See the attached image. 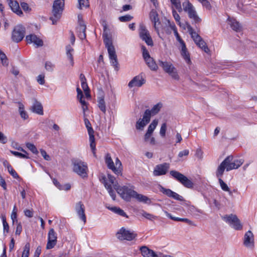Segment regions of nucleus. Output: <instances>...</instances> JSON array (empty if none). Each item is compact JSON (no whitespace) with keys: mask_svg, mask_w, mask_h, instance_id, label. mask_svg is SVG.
<instances>
[{"mask_svg":"<svg viewBox=\"0 0 257 257\" xmlns=\"http://www.w3.org/2000/svg\"><path fill=\"white\" fill-rule=\"evenodd\" d=\"M74 52L73 49L71 47L70 45H67L66 46V53L67 58L70 61L71 66L74 65V60L73 57V53Z\"/></svg>","mask_w":257,"mask_h":257,"instance_id":"nucleus-30","label":"nucleus"},{"mask_svg":"<svg viewBox=\"0 0 257 257\" xmlns=\"http://www.w3.org/2000/svg\"><path fill=\"white\" fill-rule=\"evenodd\" d=\"M170 175L175 180L181 183L184 187L188 188L193 187V182L183 174L175 170L170 172Z\"/></svg>","mask_w":257,"mask_h":257,"instance_id":"nucleus-8","label":"nucleus"},{"mask_svg":"<svg viewBox=\"0 0 257 257\" xmlns=\"http://www.w3.org/2000/svg\"><path fill=\"white\" fill-rule=\"evenodd\" d=\"M140 250L144 257H158L153 250L146 246H142Z\"/></svg>","mask_w":257,"mask_h":257,"instance_id":"nucleus-26","label":"nucleus"},{"mask_svg":"<svg viewBox=\"0 0 257 257\" xmlns=\"http://www.w3.org/2000/svg\"><path fill=\"white\" fill-rule=\"evenodd\" d=\"M219 178V182L221 189L224 191L228 192L230 195H232V192L230 190L227 185L220 178V177Z\"/></svg>","mask_w":257,"mask_h":257,"instance_id":"nucleus-42","label":"nucleus"},{"mask_svg":"<svg viewBox=\"0 0 257 257\" xmlns=\"http://www.w3.org/2000/svg\"><path fill=\"white\" fill-rule=\"evenodd\" d=\"M86 25L84 21L78 16V26L77 27L76 30L78 36L81 40H84L86 38Z\"/></svg>","mask_w":257,"mask_h":257,"instance_id":"nucleus-20","label":"nucleus"},{"mask_svg":"<svg viewBox=\"0 0 257 257\" xmlns=\"http://www.w3.org/2000/svg\"><path fill=\"white\" fill-rule=\"evenodd\" d=\"M10 152L12 154H13L15 156L20 158H25V159L29 158V157L27 156V155L22 154V153L18 152L11 151Z\"/></svg>","mask_w":257,"mask_h":257,"instance_id":"nucleus-54","label":"nucleus"},{"mask_svg":"<svg viewBox=\"0 0 257 257\" xmlns=\"http://www.w3.org/2000/svg\"><path fill=\"white\" fill-rule=\"evenodd\" d=\"M182 6L184 11L188 13L189 18L192 20L193 23L196 24L201 22V19L198 16L193 6L188 0L184 2Z\"/></svg>","mask_w":257,"mask_h":257,"instance_id":"nucleus-7","label":"nucleus"},{"mask_svg":"<svg viewBox=\"0 0 257 257\" xmlns=\"http://www.w3.org/2000/svg\"><path fill=\"white\" fill-rule=\"evenodd\" d=\"M30 245L29 243L26 244L22 253V257H29Z\"/></svg>","mask_w":257,"mask_h":257,"instance_id":"nucleus-49","label":"nucleus"},{"mask_svg":"<svg viewBox=\"0 0 257 257\" xmlns=\"http://www.w3.org/2000/svg\"><path fill=\"white\" fill-rule=\"evenodd\" d=\"M115 163V170H113V173L117 175H121L122 170V164L118 158H116Z\"/></svg>","mask_w":257,"mask_h":257,"instance_id":"nucleus-33","label":"nucleus"},{"mask_svg":"<svg viewBox=\"0 0 257 257\" xmlns=\"http://www.w3.org/2000/svg\"><path fill=\"white\" fill-rule=\"evenodd\" d=\"M72 164L74 173L83 178L87 177L88 167L86 163L81 160L75 159L72 160Z\"/></svg>","mask_w":257,"mask_h":257,"instance_id":"nucleus-3","label":"nucleus"},{"mask_svg":"<svg viewBox=\"0 0 257 257\" xmlns=\"http://www.w3.org/2000/svg\"><path fill=\"white\" fill-rule=\"evenodd\" d=\"M137 236V234L134 231L126 229L124 227H122L117 232V237L120 240H132Z\"/></svg>","mask_w":257,"mask_h":257,"instance_id":"nucleus-12","label":"nucleus"},{"mask_svg":"<svg viewBox=\"0 0 257 257\" xmlns=\"http://www.w3.org/2000/svg\"><path fill=\"white\" fill-rule=\"evenodd\" d=\"M223 219L228 223L232 227L236 230H240L242 228V225L239 220L235 215L230 214L222 217Z\"/></svg>","mask_w":257,"mask_h":257,"instance_id":"nucleus-11","label":"nucleus"},{"mask_svg":"<svg viewBox=\"0 0 257 257\" xmlns=\"http://www.w3.org/2000/svg\"><path fill=\"white\" fill-rule=\"evenodd\" d=\"M107 179V182L109 184H111V186H113L115 189V185H119L118 183L115 181V178L110 174H108L107 177H105Z\"/></svg>","mask_w":257,"mask_h":257,"instance_id":"nucleus-43","label":"nucleus"},{"mask_svg":"<svg viewBox=\"0 0 257 257\" xmlns=\"http://www.w3.org/2000/svg\"><path fill=\"white\" fill-rule=\"evenodd\" d=\"M85 206L81 201L77 202L75 206V210L79 218L84 223L86 222V216L85 214Z\"/></svg>","mask_w":257,"mask_h":257,"instance_id":"nucleus-14","label":"nucleus"},{"mask_svg":"<svg viewBox=\"0 0 257 257\" xmlns=\"http://www.w3.org/2000/svg\"><path fill=\"white\" fill-rule=\"evenodd\" d=\"M146 63L147 64L148 66L153 71L157 70L158 69V66L156 63V62L154 61L153 58H149V59H147L145 60Z\"/></svg>","mask_w":257,"mask_h":257,"instance_id":"nucleus-38","label":"nucleus"},{"mask_svg":"<svg viewBox=\"0 0 257 257\" xmlns=\"http://www.w3.org/2000/svg\"><path fill=\"white\" fill-rule=\"evenodd\" d=\"M228 25L232 29L235 31L239 32L241 30V27L239 23L233 19H228Z\"/></svg>","mask_w":257,"mask_h":257,"instance_id":"nucleus-29","label":"nucleus"},{"mask_svg":"<svg viewBox=\"0 0 257 257\" xmlns=\"http://www.w3.org/2000/svg\"><path fill=\"white\" fill-rule=\"evenodd\" d=\"M158 123V120L157 119H154L152 121L151 124L149 125L148 128L147 132L153 134L154 131L156 128Z\"/></svg>","mask_w":257,"mask_h":257,"instance_id":"nucleus-44","label":"nucleus"},{"mask_svg":"<svg viewBox=\"0 0 257 257\" xmlns=\"http://www.w3.org/2000/svg\"><path fill=\"white\" fill-rule=\"evenodd\" d=\"M2 221L4 227V232H6L8 233L9 230V226L8 223L7 222L6 218L5 216L2 217Z\"/></svg>","mask_w":257,"mask_h":257,"instance_id":"nucleus-56","label":"nucleus"},{"mask_svg":"<svg viewBox=\"0 0 257 257\" xmlns=\"http://www.w3.org/2000/svg\"><path fill=\"white\" fill-rule=\"evenodd\" d=\"M31 110L38 114H43V108L41 103L37 100L34 99L33 105L31 106Z\"/></svg>","mask_w":257,"mask_h":257,"instance_id":"nucleus-25","label":"nucleus"},{"mask_svg":"<svg viewBox=\"0 0 257 257\" xmlns=\"http://www.w3.org/2000/svg\"><path fill=\"white\" fill-rule=\"evenodd\" d=\"M21 6L22 8L25 12H30L31 10V9L29 7L28 4L26 3H21Z\"/></svg>","mask_w":257,"mask_h":257,"instance_id":"nucleus-61","label":"nucleus"},{"mask_svg":"<svg viewBox=\"0 0 257 257\" xmlns=\"http://www.w3.org/2000/svg\"><path fill=\"white\" fill-rule=\"evenodd\" d=\"M147 124L145 120L142 118H140L136 123V128L138 130H143Z\"/></svg>","mask_w":257,"mask_h":257,"instance_id":"nucleus-47","label":"nucleus"},{"mask_svg":"<svg viewBox=\"0 0 257 257\" xmlns=\"http://www.w3.org/2000/svg\"><path fill=\"white\" fill-rule=\"evenodd\" d=\"M55 65L50 61H47L45 63V69L49 71H52L54 68Z\"/></svg>","mask_w":257,"mask_h":257,"instance_id":"nucleus-58","label":"nucleus"},{"mask_svg":"<svg viewBox=\"0 0 257 257\" xmlns=\"http://www.w3.org/2000/svg\"><path fill=\"white\" fill-rule=\"evenodd\" d=\"M170 168V164L167 163L157 165L154 168L153 174L155 176L165 175Z\"/></svg>","mask_w":257,"mask_h":257,"instance_id":"nucleus-15","label":"nucleus"},{"mask_svg":"<svg viewBox=\"0 0 257 257\" xmlns=\"http://www.w3.org/2000/svg\"><path fill=\"white\" fill-rule=\"evenodd\" d=\"M78 1L79 3V8L80 9L89 7L88 0H78Z\"/></svg>","mask_w":257,"mask_h":257,"instance_id":"nucleus-52","label":"nucleus"},{"mask_svg":"<svg viewBox=\"0 0 257 257\" xmlns=\"http://www.w3.org/2000/svg\"><path fill=\"white\" fill-rule=\"evenodd\" d=\"M167 130V124L166 123H164L162 124L160 131V135L162 138H164L166 136V132Z\"/></svg>","mask_w":257,"mask_h":257,"instance_id":"nucleus-55","label":"nucleus"},{"mask_svg":"<svg viewBox=\"0 0 257 257\" xmlns=\"http://www.w3.org/2000/svg\"><path fill=\"white\" fill-rule=\"evenodd\" d=\"M8 4L12 11L14 13H15L16 14L19 16H21L23 15V12L20 7L18 2H9Z\"/></svg>","mask_w":257,"mask_h":257,"instance_id":"nucleus-27","label":"nucleus"},{"mask_svg":"<svg viewBox=\"0 0 257 257\" xmlns=\"http://www.w3.org/2000/svg\"><path fill=\"white\" fill-rule=\"evenodd\" d=\"M162 107L163 104L161 102H159L155 104L150 111L153 116L158 113Z\"/></svg>","mask_w":257,"mask_h":257,"instance_id":"nucleus-41","label":"nucleus"},{"mask_svg":"<svg viewBox=\"0 0 257 257\" xmlns=\"http://www.w3.org/2000/svg\"><path fill=\"white\" fill-rule=\"evenodd\" d=\"M186 25L187 29L195 44L205 53H208L209 49L206 45V43L202 40V38L194 31L193 29L189 23H186Z\"/></svg>","mask_w":257,"mask_h":257,"instance_id":"nucleus-6","label":"nucleus"},{"mask_svg":"<svg viewBox=\"0 0 257 257\" xmlns=\"http://www.w3.org/2000/svg\"><path fill=\"white\" fill-rule=\"evenodd\" d=\"M84 123L87 129L89 137L90 147L92 151L94 156H95V138L94 136V131L91 127V124L89 120L87 118H84Z\"/></svg>","mask_w":257,"mask_h":257,"instance_id":"nucleus-10","label":"nucleus"},{"mask_svg":"<svg viewBox=\"0 0 257 257\" xmlns=\"http://www.w3.org/2000/svg\"><path fill=\"white\" fill-rule=\"evenodd\" d=\"M100 181L104 184L105 188L108 192L109 195L111 197L112 199L114 200L115 199V193L114 191L112 189V187L111 186V184H109L107 182V179L105 176H102L100 179Z\"/></svg>","mask_w":257,"mask_h":257,"instance_id":"nucleus-24","label":"nucleus"},{"mask_svg":"<svg viewBox=\"0 0 257 257\" xmlns=\"http://www.w3.org/2000/svg\"><path fill=\"white\" fill-rule=\"evenodd\" d=\"M191 213L194 215H198L199 214H202L203 211L200 209L195 208L194 206H191L189 208Z\"/></svg>","mask_w":257,"mask_h":257,"instance_id":"nucleus-51","label":"nucleus"},{"mask_svg":"<svg viewBox=\"0 0 257 257\" xmlns=\"http://www.w3.org/2000/svg\"><path fill=\"white\" fill-rule=\"evenodd\" d=\"M45 75L44 74H40L37 77V82L41 85H43L45 83Z\"/></svg>","mask_w":257,"mask_h":257,"instance_id":"nucleus-62","label":"nucleus"},{"mask_svg":"<svg viewBox=\"0 0 257 257\" xmlns=\"http://www.w3.org/2000/svg\"><path fill=\"white\" fill-rule=\"evenodd\" d=\"M8 142L7 137L1 132H0V143L5 144Z\"/></svg>","mask_w":257,"mask_h":257,"instance_id":"nucleus-64","label":"nucleus"},{"mask_svg":"<svg viewBox=\"0 0 257 257\" xmlns=\"http://www.w3.org/2000/svg\"><path fill=\"white\" fill-rule=\"evenodd\" d=\"M150 18L154 24V27L155 30L158 32L159 29V25L160 22L159 21L158 14L157 11L155 10H152L150 13Z\"/></svg>","mask_w":257,"mask_h":257,"instance_id":"nucleus-22","label":"nucleus"},{"mask_svg":"<svg viewBox=\"0 0 257 257\" xmlns=\"http://www.w3.org/2000/svg\"><path fill=\"white\" fill-rule=\"evenodd\" d=\"M25 28L24 27L18 25L15 27L13 32L12 39L13 41L18 43L21 41L24 37Z\"/></svg>","mask_w":257,"mask_h":257,"instance_id":"nucleus-13","label":"nucleus"},{"mask_svg":"<svg viewBox=\"0 0 257 257\" xmlns=\"http://www.w3.org/2000/svg\"><path fill=\"white\" fill-rule=\"evenodd\" d=\"M103 37L104 38L103 41L105 44V47L107 49L110 63L114 67V69L116 71H118L119 69V66L115 48L112 44L111 40L107 37L106 34L104 33L103 34Z\"/></svg>","mask_w":257,"mask_h":257,"instance_id":"nucleus-2","label":"nucleus"},{"mask_svg":"<svg viewBox=\"0 0 257 257\" xmlns=\"http://www.w3.org/2000/svg\"><path fill=\"white\" fill-rule=\"evenodd\" d=\"M105 162L108 169L111 170L113 172V170H115V167L112 161L110 155L108 153L106 154L105 157Z\"/></svg>","mask_w":257,"mask_h":257,"instance_id":"nucleus-32","label":"nucleus"},{"mask_svg":"<svg viewBox=\"0 0 257 257\" xmlns=\"http://www.w3.org/2000/svg\"><path fill=\"white\" fill-rule=\"evenodd\" d=\"M133 19V17L129 15L119 17L118 19L120 22H125L130 21Z\"/></svg>","mask_w":257,"mask_h":257,"instance_id":"nucleus-57","label":"nucleus"},{"mask_svg":"<svg viewBox=\"0 0 257 257\" xmlns=\"http://www.w3.org/2000/svg\"><path fill=\"white\" fill-rule=\"evenodd\" d=\"M139 34L141 38L145 41L148 45L151 46L153 45V42L149 32L144 26H140Z\"/></svg>","mask_w":257,"mask_h":257,"instance_id":"nucleus-16","label":"nucleus"},{"mask_svg":"<svg viewBox=\"0 0 257 257\" xmlns=\"http://www.w3.org/2000/svg\"><path fill=\"white\" fill-rule=\"evenodd\" d=\"M142 215L146 218L150 220H153L154 219H155L157 218L156 216L151 214L148 213L146 212H144L142 214Z\"/></svg>","mask_w":257,"mask_h":257,"instance_id":"nucleus-60","label":"nucleus"},{"mask_svg":"<svg viewBox=\"0 0 257 257\" xmlns=\"http://www.w3.org/2000/svg\"><path fill=\"white\" fill-rule=\"evenodd\" d=\"M200 2L203 5V6L206 8L207 9L209 10L211 8V5L209 2L207 0H199Z\"/></svg>","mask_w":257,"mask_h":257,"instance_id":"nucleus-63","label":"nucleus"},{"mask_svg":"<svg viewBox=\"0 0 257 257\" xmlns=\"http://www.w3.org/2000/svg\"><path fill=\"white\" fill-rule=\"evenodd\" d=\"M142 51H143V58L145 59V60L147 59H149V58H151V57L150 56V54H149V52L148 51V50H147L146 48L144 46H143L142 47Z\"/></svg>","mask_w":257,"mask_h":257,"instance_id":"nucleus-59","label":"nucleus"},{"mask_svg":"<svg viewBox=\"0 0 257 257\" xmlns=\"http://www.w3.org/2000/svg\"><path fill=\"white\" fill-rule=\"evenodd\" d=\"M115 190L120 197L126 201H130L132 198H134L136 191L134 190L133 186L115 185Z\"/></svg>","mask_w":257,"mask_h":257,"instance_id":"nucleus-5","label":"nucleus"},{"mask_svg":"<svg viewBox=\"0 0 257 257\" xmlns=\"http://www.w3.org/2000/svg\"><path fill=\"white\" fill-rule=\"evenodd\" d=\"M243 244L248 248H253L254 236L251 231L249 230L245 233L243 238Z\"/></svg>","mask_w":257,"mask_h":257,"instance_id":"nucleus-21","label":"nucleus"},{"mask_svg":"<svg viewBox=\"0 0 257 257\" xmlns=\"http://www.w3.org/2000/svg\"><path fill=\"white\" fill-rule=\"evenodd\" d=\"M159 64L160 66L163 68L164 71L171 76L173 79L177 80L179 79L177 70L171 63L160 61Z\"/></svg>","mask_w":257,"mask_h":257,"instance_id":"nucleus-9","label":"nucleus"},{"mask_svg":"<svg viewBox=\"0 0 257 257\" xmlns=\"http://www.w3.org/2000/svg\"><path fill=\"white\" fill-rule=\"evenodd\" d=\"M159 190L161 192L167 195L169 197L172 198L179 201H182L183 200L182 196L179 195L178 194L172 191L170 189H166L162 186L159 185Z\"/></svg>","mask_w":257,"mask_h":257,"instance_id":"nucleus-17","label":"nucleus"},{"mask_svg":"<svg viewBox=\"0 0 257 257\" xmlns=\"http://www.w3.org/2000/svg\"><path fill=\"white\" fill-rule=\"evenodd\" d=\"M0 59L1 60L2 63L4 66H7L9 65V62L6 54L1 51H0Z\"/></svg>","mask_w":257,"mask_h":257,"instance_id":"nucleus-48","label":"nucleus"},{"mask_svg":"<svg viewBox=\"0 0 257 257\" xmlns=\"http://www.w3.org/2000/svg\"><path fill=\"white\" fill-rule=\"evenodd\" d=\"M8 170L9 173L14 178L17 179L19 178V175L17 172L13 169L11 165H8Z\"/></svg>","mask_w":257,"mask_h":257,"instance_id":"nucleus-53","label":"nucleus"},{"mask_svg":"<svg viewBox=\"0 0 257 257\" xmlns=\"http://www.w3.org/2000/svg\"><path fill=\"white\" fill-rule=\"evenodd\" d=\"M26 41L28 43H34L37 47L42 46L43 45V41L36 35L31 34L26 36Z\"/></svg>","mask_w":257,"mask_h":257,"instance_id":"nucleus-23","label":"nucleus"},{"mask_svg":"<svg viewBox=\"0 0 257 257\" xmlns=\"http://www.w3.org/2000/svg\"><path fill=\"white\" fill-rule=\"evenodd\" d=\"M242 159H237L233 160L232 156L227 157L218 166L216 175L217 177H221L226 169L227 171L239 168L243 163Z\"/></svg>","mask_w":257,"mask_h":257,"instance_id":"nucleus-1","label":"nucleus"},{"mask_svg":"<svg viewBox=\"0 0 257 257\" xmlns=\"http://www.w3.org/2000/svg\"><path fill=\"white\" fill-rule=\"evenodd\" d=\"M107 208L109 210L112 211V212H114L115 213H116L119 215H120L123 217H126V218L128 217L126 214L124 212V211L119 207H107Z\"/></svg>","mask_w":257,"mask_h":257,"instance_id":"nucleus-36","label":"nucleus"},{"mask_svg":"<svg viewBox=\"0 0 257 257\" xmlns=\"http://www.w3.org/2000/svg\"><path fill=\"white\" fill-rule=\"evenodd\" d=\"M181 54L187 63H189L191 62L190 55L187 51L185 44L181 45Z\"/></svg>","mask_w":257,"mask_h":257,"instance_id":"nucleus-31","label":"nucleus"},{"mask_svg":"<svg viewBox=\"0 0 257 257\" xmlns=\"http://www.w3.org/2000/svg\"><path fill=\"white\" fill-rule=\"evenodd\" d=\"M98 106L99 109L104 113L106 112V106L105 102L104 99V97H99L98 99Z\"/></svg>","mask_w":257,"mask_h":257,"instance_id":"nucleus-40","label":"nucleus"},{"mask_svg":"<svg viewBox=\"0 0 257 257\" xmlns=\"http://www.w3.org/2000/svg\"><path fill=\"white\" fill-rule=\"evenodd\" d=\"M65 0H55L53 5L52 16L50 19L52 21V24L55 25L60 19L64 7Z\"/></svg>","mask_w":257,"mask_h":257,"instance_id":"nucleus-4","label":"nucleus"},{"mask_svg":"<svg viewBox=\"0 0 257 257\" xmlns=\"http://www.w3.org/2000/svg\"><path fill=\"white\" fill-rule=\"evenodd\" d=\"M19 112L22 118L26 120L28 118L29 115L27 112L25 110L24 105L21 103L19 102Z\"/></svg>","mask_w":257,"mask_h":257,"instance_id":"nucleus-35","label":"nucleus"},{"mask_svg":"<svg viewBox=\"0 0 257 257\" xmlns=\"http://www.w3.org/2000/svg\"><path fill=\"white\" fill-rule=\"evenodd\" d=\"M57 234L54 229H50L48 234V242L46 245L47 249H52L55 246L57 243Z\"/></svg>","mask_w":257,"mask_h":257,"instance_id":"nucleus-18","label":"nucleus"},{"mask_svg":"<svg viewBox=\"0 0 257 257\" xmlns=\"http://www.w3.org/2000/svg\"><path fill=\"white\" fill-rule=\"evenodd\" d=\"M172 15H173V16L174 19L175 20L176 22L178 23V24L180 25V27H183L184 29H185L186 28L187 29L186 23H187V22L185 23V24L184 25L181 24V23L180 22V16L177 13V12L176 11V10L174 9H172Z\"/></svg>","mask_w":257,"mask_h":257,"instance_id":"nucleus-39","label":"nucleus"},{"mask_svg":"<svg viewBox=\"0 0 257 257\" xmlns=\"http://www.w3.org/2000/svg\"><path fill=\"white\" fill-rule=\"evenodd\" d=\"M26 147L29 149L33 153L35 154H38V151L37 150L35 146L30 143H28L26 144Z\"/></svg>","mask_w":257,"mask_h":257,"instance_id":"nucleus-50","label":"nucleus"},{"mask_svg":"<svg viewBox=\"0 0 257 257\" xmlns=\"http://www.w3.org/2000/svg\"><path fill=\"white\" fill-rule=\"evenodd\" d=\"M133 198L136 199L139 202L145 203H147L148 201H150V199L147 196L139 194L136 191Z\"/></svg>","mask_w":257,"mask_h":257,"instance_id":"nucleus-37","label":"nucleus"},{"mask_svg":"<svg viewBox=\"0 0 257 257\" xmlns=\"http://www.w3.org/2000/svg\"><path fill=\"white\" fill-rule=\"evenodd\" d=\"M152 114L150 111V109H146L144 113L143 119L146 121V123H148L151 117Z\"/></svg>","mask_w":257,"mask_h":257,"instance_id":"nucleus-46","label":"nucleus"},{"mask_svg":"<svg viewBox=\"0 0 257 257\" xmlns=\"http://www.w3.org/2000/svg\"><path fill=\"white\" fill-rule=\"evenodd\" d=\"M165 213L167 217H168L169 218H170V219H171L174 221L184 222H185L189 225H193L194 224L193 222L191 220H190L187 218L174 217V216H172V215L170 213H168L167 211H165Z\"/></svg>","mask_w":257,"mask_h":257,"instance_id":"nucleus-28","label":"nucleus"},{"mask_svg":"<svg viewBox=\"0 0 257 257\" xmlns=\"http://www.w3.org/2000/svg\"><path fill=\"white\" fill-rule=\"evenodd\" d=\"M171 3L174 7L179 12H181L183 10L181 2L180 0H171Z\"/></svg>","mask_w":257,"mask_h":257,"instance_id":"nucleus-45","label":"nucleus"},{"mask_svg":"<svg viewBox=\"0 0 257 257\" xmlns=\"http://www.w3.org/2000/svg\"><path fill=\"white\" fill-rule=\"evenodd\" d=\"M115 163V170H113V173L117 175H121L122 170V164L118 158H116Z\"/></svg>","mask_w":257,"mask_h":257,"instance_id":"nucleus-34","label":"nucleus"},{"mask_svg":"<svg viewBox=\"0 0 257 257\" xmlns=\"http://www.w3.org/2000/svg\"><path fill=\"white\" fill-rule=\"evenodd\" d=\"M146 83V80L141 74L135 77L129 82L128 86L130 88L134 87H140Z\"/></svg>","mask_w":257,"mask_h":257,"instance_id":"nucleus-19","label":"nucleus"}]
</instances>
